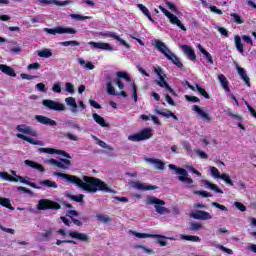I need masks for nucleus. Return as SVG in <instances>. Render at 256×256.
<instances>
[{
    "label": "nucleus",
    "mask_w": 256,
    "mask_h": 256,
    "mask_svg": "<svg viewBox=\"0 0 256 256\" xmlns=\"http://www.w3.org/2000/svg\"><path fill=\"white\" fill-rule=\"evenodd\" d=\"M147 204L148 205H155V209H156V213H158L159 215H167L169 213H171V211H169V209L165 208L163 205H165V201L161 200L157 197H149L147 199Z\"/></svg>",
    "instance_id": "7"
},
{
    "label": "nucleus",
    "mask_w": 256,
    "mask_h": 256,
    "mask_svg": "<svg viewBox=\"0 0 256 256\" xmlns=\"http://www.w3.org/2000/svg\"><path fill=\"white\" fill-rule=\"evenodd\" d=\"M237 72L241 79L244 81V83L247 85V87H251V80L249 79V76H247V72L245 71V69L237 66Z\"/></svg>",
    "instance_id": "24"
},
{
    "label": "nucleus",
    "mask_w": 256,
    "mask_h": 256,
    "mask_svg": "<svg viewBox=\"0 0 256 256\" xmlns=\"http://www.w3.org/2000/svg\"><path fill=\"white\" fill-rule=\"evenodd\" d=\"M68 199H71L72 201H75L76 203H83V198L85 195L80 194V195H68Z\"/></svg>",
    "instance_id": "45"
},
{
    "label": "nucleus",
    "mask_w": 256,
    "mask_h": 256,
    "mask_svg": "<svg viewBox=\"0 0 256 256\" xmlns=\"http://www.w3.org/2000/svg\"><path fill=\"white\" fill-rule=\"evenodd\" d=\"M168 167L171 169V171H175L178 175H180L178 176L179 181L186 183V185H193V179L189 178V173L185 168H178L175 166V164H169Z\"/></svg>",
    "instance_id": "6"
},
{
    "label": "nucleus",
    "mask_w": 256,
    "mask_h": 256,
    "mask_svg": "<svg viewBox=\"0 0 256 256\" xmlns=\"http://www.w3.org/2000/svg\"><path fill=\"white\" fill-rule=\"evenodd\" d=\"M235 45L237 51H239V53H243V43L241 42V37L239 35L235 36Z\"/></svg>",
    "instance_id": "43"
},
{
    "label": "nucleus",
    "mask_w": 256,
    "mask_h": 256,
    "mask_svg": "<svg viewBox=\"0 0 256 256\" xmlns=\"http://www.w3.org/2000/svg\"><path fill=\"white\" fill-rule=\"evenodd\" d=\"M39 153H48L49 155H54L56 149L53 148H39Z\"/></svg>",
    "instance_id": "55"
},
{
    "label": "nucleus",
    "mask_w": 256,
    "mask_h": 256,
    "mask_svg": "<svg viewBox=\"0 0 256 256\" xmlns=\"http://www.w3.org/2000/svg\"><path fill=\"white\" fill-rule=\"evenodd\" d=\"M193 219H198L199 221H209V219H213V216L209 214L207 211L197 210L190 215Z\"/></svg>",
    "instance_id": "12"
},
{
    "label": "nucleus",
    "mask_w": 256,
    "mask_h": 256,
    "mask_svg": "<svg viewBox=\"0 0 256 256\" xmlns=\"http://www.w3.org/2000/svg\"><path fill=\"white\" fill-rule=\"evenodd\" d=\"M245 105H246L250 115H252L254 117V119H256V110L251 105H249V102H245Z\"/></svg>",
    "instance_id": "59"
},
{
    "label": "nucleus",
    "mask_w": 256,
    "mask_h": 256,
    "mask_svg": "<svg viewBox=\"0 0 256 256\" xmlns=\"http://www.w3.org/2000/svg\"><path fill=\"white\" fill-rule=\"evenodd\" d=\"M66 91H67V93H71V95H73V93H75V89H74L73 85L71 84V82L66 83Z\"/></svg>",
    "instance_id": "64"
},
{
    "label": "nucleus",
    "mask_w": 256,
    "mask_h": 256,
    "mask_svg": "<svg viewBox=\"0 0 256 256\" xmlns=\"http://www.w3.org/2000/svg\"><path fill=\"white\" fill-rule=\"evenodd\" d=\"M42 105H44V107H47L51 111H65V104L59 103L55 100H43Z\"/></svg>",
    "instance_id": "9"
},
{
    "label": "nucleus",
    "mask_w": 256,
    "mask_h": 256,
    "mask_svg": "<svg viewBox=\"0 0 256 256\" xmlns=\"http://www.w3.org/2000/svg\"><path fill=\"white\" fill-rule=\"evenodd\" d=\"M226 113L229 117H233V119H236L237 121H243V117L239 114L232 113L231 109H228Z\"/></svg>",
    "instance_id": "51"
},
{
    "label": "nucleus",
    "mask_w": 256,
    "mask_h": 256,
    "mask_svg": "<svg viewBox=\"0 0 256 256\" xmlns=\"http://www.w3.org/2000/svg\"><path fill=\"white\" fill-rule=\"evenodd\" d=\"M196 85V89L198 91V93H200V95H202V97H204L205 99H211V96H209V93H207V90H205V88H201V86H199V84H195Z\"/></svg>",
    "instance_id": "42"
},
{
    "label": "nucleus",
    "mask_w": 256,
    "mask_h": 256,
    "mask_svg": "<svg viewBox=\"0 0 256 256\" xmlns=\"http://www.w3.org/2000/svg\"><path fill=\"white\" fill-rule=\"evenodd\" d=\"M192 111L198 113V115H200V117H202L203 119H206V121H211V117H209V114L203 111L201 107H199L198 105H194L192 107Z\"/></svg>",
    "instance_id": "30"
},
{
    "label": "nucleus",
    "mask_w": 256,
    "mask_h": 256,
    "mask_svg": "<svg viewBox=\"0 0 256 256\" xmlns=\"http://www.w3.org/2000/svg\"><path fill=\"white\" fill-rule=\"evenodd\" d=\"M21 79H26V81H31L32 79H37V76L29 75L26 73L20 74Z\"/></svg>",
    "instance_id": "61"
},
{
    "label": "nucleus",
    "mask_w": 256,
    "mask_h": 256,
    "mask_svg": "<svg viewBox=\"0 0 256 256\" xmlns=\"http://www.w3.org/2000/svg\"><path fill=\"white\" fill-rule=\"evenodd\" d=\"M52 91L54 93H61V82H56L52 87Z\"/></svg>",
    "instance_id": "62"
},
{
    "label": "nucleus",
    "mask_w": 256,
    "mask_h": 256,
    "mask_svg": "<svg viewBox=\"0 0 256 256\" xmlns=\"http://www.w3.org/2000/svg\"><path fill=\"white\" fill-rule=\"evenodd\" d=\"M146 161L155 165L156 169H159L160 171H163V169H165V162L159 159L147 158Z\"/></svg>",
    "instance_id": "27"
},
{
    "label": "nucleus",
    "mask_w": 256,
    "mask_h": 256,
    "mask_svg": "<svg viewBox=\"0 0 256 256\" xmlns=\"http://www.w3.org/2000/svg\"><path fill=\"white\" fill-rule=\"evenodd\" d=\"M194 195H201L202 197H205V198L213 197L211 193L207 191H201V190L194 191Z\"/></svg>",
    "instance_id": "57"
},
{
    "label": "nucleus",
    "mask_w": 256,
    "mask_h": 256,
    "mask_svg": "<svg viewBox=\"0 0 256 256\" xmlns=\"http://www.w3.org/2000/svg\"><path fill=\"white\" fill-rule=\"evenodd\" d=\"M114 39L116 41H119L120 45H123V47H126V49H129L131 47V45H129V43H127V41H125L124 39L121 38V36H119L118 34H116L114 36Z\"/></svg>",
    "instance_id": "48"
},
{
    "label": "nucleus",
    "mask_w": 256,
    "mask_h": 256,
    "mask_svg": "<svg viewBox=\"0 0 256 256\" xmlns=\"http://www.w3.org/2000/svg\"><path fill=\"white\" fill-rule=\"evenodd\" d=\"M48 162L50 163V165H54L59 169L67 170L69 169V167H71V160L65 158H61L60 161L51 158Z\"/></svg>",
    "instance_id": "10"
},
{
    "label": "nucleus",
    "mask_w": 256,
    "mask_h": 256,
    "mask_svg": "<svg viewBox=\"0 0 256 256\" xmlns=\"http://www.w3.org/2000/svg\"><path fill=\"white\" fill-rule=\"evenodd\" d=\"M97 144L99 145V147H102V149H108V151H114L113 147H111L110 145H107V143H105L103 140H98Z\"/></svg>",
    "instance_id": "52"
},
{
    "label": "nucleus",
    "mask_w": 256,
    "mask_h": 256,
    "mask_svg": "<svg viewBox=\"0 0 256 256\" xmlns=\"http://www.w3.org/2000/svg\"><path fill=\"white\" fill-rule=\"evenodd\" d=\"M2 179H4V181H10L12 183H17V178L11 176L9 173L7 172H2L1 176Z\"/></svg>",
    "instance_id": "40"
},
{
    "label": "nucleus",
    "mask_w": 256,
    "mask_h": 256,
    "mask_svg": "<svg viewBox=\"0 0 256 256\" xmlns=\"http://www.w3.org/2000/svg\"><path fill=\"white\" fill-rule=\"evenodd\" d=\"M44 31L49 35H63L65 33L69 35H75L77 33V30L75 28L63 26H57L55 28H44Z\"/></svg>",
    "instance_id": "8"
},
{
    "label": "nucleus",
    "mask_w": 256,
    "mask_h": 256,
    "mask_svg": "<svg viewBox=\"0 0 256 256\" xmlns=\"http://www.w3.org/2000/svg\"><path fill=\"white\" fill-rule=\"evenodd\" d=\"M180 239H183L184 241H192V243H201V238L199 236L195 235H180Z\"/></svg>",
    "instance_id": "32"
},
{
    "label": "nucleus",
    "mask_w": 256,
    "mask_h": 256,
    "mask_svg": "<svg viewBox=\"0 0 256 256\" xmlns=\"http://www.w3.org/2000/svg\"><path fill=\"white\" fill-rule=\"evenodd\" d=\"M138 9H140V11H142V13L147 17V19H149V21H151L152 23H155V19H153V17H151V12H149V9H147V7H145V5L138 4Z\"/></svg>",
    "instance_id": "35"
},
{
    "label": "nucleus",
    "mask_w": 256,
    "mask_h": 256,
    "mask_svg": "<svg viewBox=\"0 0 256 256\" xmlns=\"http://www.w3.org/2000/svg\"><path fill=\"white\" fill-rule=\"evenodd\" d=\"M234 206L238 208V210L241 211L242 213H244V211H247V207L241 202H235Z\"/></svg>",
    "instance_id": "58"
},
{
    "label": "nucleus",
    "mask_w": 256,
    "mask_h": 256,
    "mask_svg": "<svg viewBox=\"0 0 256 256\" xmlns=\"http://www.w3.org/2000/svg\"><path fill=\"white\" fill-rule=\"evenodd\" d=\"M155 47L157 50L162 53L165 57L168 58L169 61H171L178 69H183V63L181 60H179V57L177 55L173 54L169 48H167V45L163 43L161 40H157L155 43Z\"/></svg>",
    "instance_id": "2"
},
{
    "label": "nucleus",
    "mask_w": 256,
    "mask_h": 256,
    "mask_svg": "<svg viewBox=\"0 0 256 256\" xmlns=\"http://www.w3.org/2000/svg\"><path fill=\"white\" fill-rule=\"evenodd\" d=\"M151 137H153V130H151V128H144L136 134L129 135L128 141L138 143L139 141H147V139H151Z\"/></svg>",
    "instance_id": "5"
},
{
    "label": "nucleus",
    "mask_w": 256,
    "mask_h": 256,
    "mask_svg": "<svg viewBox=\"0 0 256 256\" xmlns=\"http://www.w3.org/2000/svg\"><path fill=\"white\" fill-rule=\"evenodd\" d=\"M16 131H19V133H23L24 135H31L32 137H35L37 135V132L35 130H32L31 127L21 124L16 127Z\"/></svg>",
    "instance_id": "17"
},
{
    "label": "nucleus",
    "mask_w": 256,
    "mask_h": 256,
    "mask_svg": "<svg viewBox=\"0 0 256 256\" xmlns=\"http://www.w3.org/2000/svg\"><path fill=\"white\" fill-rule=\"evenodd\" d=\"M117 79H125L128 83H131V77H129V74L127 72L119 71L116 73Z\"/></svg>",
    "instance_id": "41"
},
{
    "label": "nucleus",
    "mask_w": 256,
    "mask_h": 256,
    "mask_svg": "<svg viewBox=\"0 0 256 256\" xmlns=\"http://www.w3.org/2000/svg\"><path fill=\"white\" fill-rule=\"evenodd\" d=\"M105 81L108 95H117L115 87H113V77L110 74H106Z\"/></svg>",
    "instance_id": "16"
},
{
    "label": "nucleus",
    "mask_w": 256,
    "mask_h": 256,
    "mask_svg": "<svg viewBox=\"0 0 256 256\" xmlns=\"http://www.w3.org/2000/svg\"><path fill=\"white\" fill-rule=\"evenodd\" d=\"M55 177H62V179H67L72 185H77L83 191L88 193H97V191H104L105 193H115L111 188L107 187V184L103 180L95 177L84 176L81 180L77 176L55 172Z\"/></svg>",
    "instance_id": "1"
},
{
    "label": "nucleus",
    "mask_w": 256,
    "mask_h": 256,
    "mask_svg": "<svg viewBox=\"0 0 256 256\" xmlns=\"http://www.w3.org/2000/svg\"><path fill=\"white\" fill-rule=\"evenodd\" d=\"M135 237H138V239H147V238H151V239H167V237L161 235V234H147V233H139L136 232L135 233Z\"/></svg>",
    "instance_id": "20"
},
{
    "label": "nucleus",
    "mask_w": 256,
    "mask_h": 256,
    "mask_svg": "<svg viewBox=\"0 0 256 256\" xmlns=\"http://www.w3.org/2000/svg\"><path fill=\"white\" fill-rule=\"evenodd\" d=\"M0 71L8 77H17V73H15V69L11 68V66L0 64Z\"/></svg>",
    "instance_id": "22"
},
{
    "label": "nucleus",
    "mask_w": 256,
    "mask_h": 256,
    "mask_svg": "<svg viewBox=\"0 0 256 256\" xmlns=\"http://www.w3.org/2000/svg\"><path fill=\"white\" fill-rule=\"evenodd\" d=\"M168 19L172 25H177V27H179V29H181L182 31H187V28L185 27V25H183V22H181V20H179L176 15L170 14L168 16Z\"/></svg>",
    "instance_id": "21"
},
{
    "label": "nucleus",
    "mask_w": 256,
    "mask_h": 256,
    "mask_svg": "<svg viewBox=\"0 0 256 256\" xmlns=\"http://www.w3.org/2000/svg\"><path fill=\"white\" fill-rule=\"evenodd\" d=\"M88 45L94 47V49H102L103 51H113L111 44L103 42H88Z\"/></svg>",
    "instance_id": "18"
},
{
    "label": "nucleus",
    "mask_w": 256,
    "mask_h": 256,
    "mask_svg": "<svg viewBox=\"0 0 256 256\" xmlns=\"http://www.w3.org/2000/svg\"><path fill=\"white\" fill-rule=\"evenodd\" d=\"M155 113H156V115H162V117H167V119H169V117H172V119H174V121H179V118L177 117V115H175V113L171 112V110H166V112H163L161 110L156 109Z\"/></svg>",
    "instance_id": "28"
},
{
    "label": "nucleus",
    "mask_w": 256,
    "mask_h": 256,
    "mask_svg": "<svg viewBox=\"0 0 256 256\" xmlns=\"http://www.w3.org/2000/svg\"><path fill=\"white\" fill-rule=\"evenodd\" d=\"M198 49L200 53H202V55L206 57L208 63H210V65H213V56H211V54L207 50H205V48H203L201 44L198 45Z\"/></svg>",
    "instance_id": "34"
},
{
    "label": "nucleus",
    "mask_w": 256,
    "mask_h": 256,
    "mask_svg": "<svg viewBox=\"0 0 256 256\" xmlns=\"http://www.w3.org/2000/svg\"><path fill=\"white\" fill-rule=\"evenodd\" d=\"M38 57H42L44 59H49V57H53V52H51V49H43L38 51Z\"/></svg>",
    "instance_id": "37"
},
{
    "label": "nucleus",
    "mask_w": 256,
    "mask_h": 256,
    "mask_svg": "<svg viewBox=\"0 0 256 256\" xmlns=\"http://www.w3.org/2000/svg\"><path fill=\"white\" fill-rule=\"evenodd\" d=\"M35 119L38 123H41V125H49L50 127H57V122L47 116L36 115Z\"/></svg>",
    "instance_id": "15"
},
{
    "label": "nucleus",
    "mask_w": 256,
    "mask_h": 256,
    "mask_svg": "<svg viewBox=\"0 0 256 256\" xmlns=\"http://www.w3.org/2000/svg\"><path fill=\"white\" fill-rule=\"evenodd\" d=\"M16 137H18V139H22V141H27V143H30L31 145L43 146V142H41L39 140H35L31 137H27L24 134H16Z\"/></svg>",
    "instance_id": "26"
},
{
    "label": "nucleus",
    "mask_w": 256,
    "mask_h": 256,
    "mask_svg": "<svg viewBox=\"0 0 256 256\" xmlns=\"http://www.w3.org/2000/svg\"><path fill=\"white\" fill-rule=\"evenodd\" d=\"M210 171L214 177H216L217 179H221V172H219V169H217V167L212 166L210 168Z\"/></svg>",
    "instance_id": "54"
},
{
    "label": "nucleus",
    "mask_w": 256,
    "mask_h": 256,
    "mask_svg": "<svg viewBox=\"0 0 256 256\" xmlns=\"http://www.w3.org/2000/svg\"><path fill=\"white\" fill-rule=\"evenodd\" d=\"M37 209L38 211H59V209H61V204L50 199H40L38 201Z\"/></svg>",
    "instance_id": "3"
},
{
    "label": "nucleus",
    "mask_w": 256,
    "mask_h": 256,
    "mask_svg": "<svg viewBox=\"0 0 256 256\" xmlns=\"http://www.w3.org/2000/svg\"><path fill=\"white\" fill-rule=\"evenodd\" d=\"M186 101H189L190 103H199L201 100L197 96H189L185 95Z\"/></svg>",
    "instance_id": "56"
},
{
    "label": "nucleus",
    "mask_w": 256,
    "mask_h": 256,
    "mask_svg": "<svg viewBox=\"0 0 256 256\" xmlns=\"http://www.w3.org/2000/svg\"><path fill=\"white\" fill-rule=\"evenodd\" d=\"M217 249H220V251H223L224 253H227L228 255H233V250L229 249L221 244L216 246Z\"/></svg>",
    "instance_id": "53"
},
{
    "label": "nucleus",
    "mask_w": 256,
    "mask_h": 256,
    "mask_svg": "<svg viewBox=\"0 0 256 256\" xmlns=\"http://www.w3.org/2000/svg\"><path fill=\"white\" fill-rule=\"evenodd\" d=\"M38 3L41 5V7H45V5H57L58 7H65V5H69L71 2L69 0H38Z\"/></svg>",
    "instance_id": "14"
},
{
    "label": "nucleus",
    "mask_w": 256,
    "mask_h": 256,
    "mask_svg": "<svg viewBox=\"0 0 256 256\" xmlns=\"http://www.w3.org/2000/svg\"><path fill=\"white\" fill-rule=\"evenodd\" d=\"M218 81L221 83L222 88L226 93H231V88L229 87V80L223 74L218 75Z\"/></svg>",
    "instance_id": "25"
},
{
    "label": "nucleus",
    "mask_w": 256,
    "mask_h": 256,
    "mask_svg": "<svg viewBox=\"0 0 256 256\" xmlns=\"http://www.w3.org/2000/svg\"><path fill=\"white\" fill-rule=\"evenodd\" d=\"M39 183L43 187H52L53 189H57V182H53V181H51L49 179L41 180Z\"/></svg>",
    "instance_id": "38"
},
{
    "label": "nucleus",
    "mask_w": 256,
    "mask_h": 256,
    "mask_svg": "<svg viewBox=\"0 0 256 256\" xmlns=\"http://www.w3.org/2000/svg\"><path fill=\"white\" fill-rule=\"evenodd\" d=\"M189 229L190 231H201V229H203V225L199 222H191Z\"/></svg>",
    "instance_id": "46"
},
{
    "label": "nucleus",
    "mask_w": 256,
    "mask_h": 256,
    "mask_svg": "<svg viewBox=\"0 0 256 256\" xmlns=\"http://www.w3.org/2000/svg\"><path fill=\"white\" fill-rule=\"evenodd\" d=\"M92 117H93L94 121L96 123H98V125H100V127H109V124H107V122H105V118H103V116H101L97 113H94V114H92Z\"/></svg>",
    "instance_id": "31"
},
{
    "label": "nucleus",
    "mask_w": 256,
    "mask_h": 256,
    "mask_svg": "<svg viewBox=\"0 0 256 256\" xmlns=\"http://www.w3.org/2000/svg\"><path fill=\"white\" fill-rule=\"evenodd\" d=\"M212 206L216 207V209H221V211H225V212L229 211V209H227L225 207V205H221V204H219L217 202H212Z\"/></svg>",
    "instance_id": "63"
},
{
    "label": "nucleus",
    "mask_w": 256,
    "mask_h": 256,
    "mask_svg": "<svg viewBox=\"0 0 256 256\" xmlns=\"http://www.w3.org/2000/svg\"><path fill=\"white\" fill-rule=\"evenodd\" d=\"M0 205L6 207V209H10V211H15V207L11 205V200L9 198L0 197Z\"/></svg>",
    "instance_id": "33"
},
{
    "label": "nucleus",
    "mask_w": 256,
    "mask_h": 256,
    "mask_svg": "<svg viewBox=\"0 0 256 256\" xmlns=\"http://www.w3.org/2000/svg\"><path fill=\"white\" fill-rule=\"evenodd\" d=\"M68 235L72 239H78V241H84L85 243H91V237H89V235H87L86 233H81V232H77V231H69Z\"/></svg>",
    "instance_id": "11"
},
{
    "label": "nucleus",
    "mask_w": 256,
    "mask_h": 256,
    "mask_svg": "<svg viewBox=\"0 0 256 256\" xmlns=\"http://www.w3.org/2000/svg\"><path fill=\"white\" fill-rule=\"evenodd\" d=\"M24 163L28 167H31V169H36L37 171H40V173H45V167H43V165H41L33 160H25Z\"/></svg>",
    "instance_id": "23"
},
{
    "label": "nucleus",
    "mask_w": 256,
    "mask_h": 256,
    "mask_svg": "<svg viewBox=\"0 0 256 256\" xmlns=\"http://www.w3.org/2000/svg\"><path fill=\"white\" fill-rule=\"evenodd\" d=\"M98 221H101L102 223H113V219L109 216H105L103 214H98L97 216Z\"/></svg>",
    "instance_id": "44"
},
{
    "label": "nucleus",
    "mask_w": 256,
    "mask_h": 256,
    "mask_svg": "<svg viewBox=\"0 0 256 256\" xmlns=\"http://www.w3.org/2000/svg\"><path fill=\"white\" fill-rule=\"evenodd\" d=\"M56 155H62V157H65L66 159H71V155H69V153H67L64 150H57L56 149Z\"/></svg>",
    "instance_id": "60"
},
{
    "label": "nucleus",
    "mask_w": 256,
    "mask_h": 256,
    "mask_svg": "<svg viewBox=\"0 0 256 256\" xmlns=\"http://www.w3.org/2000/svg\"><path fill=\"white\" fill-rule=\"evenodd\" d=\"M230 17L233 19L234 23H237V25H242L243 19H241V16L237 13L230 14Z\"/></svg>",
    "instance_id": "49"
},
{
    "label": "nucleus",
    "mask_w": 256,
    "mask_h": 256,
    "mask_svg": "<svg viewBox=\"0 0 256 256\" xmlns=\"http://www.w3.org/2000/svg\"><path fill=\"white\" fill-rule=\"evenodd\" d=\"M220 179H222V181H225L227 185H230L231 187H233V180H231V177H229V175L221 174Z\"/></svg>",
    "instance_id": "50"
},
{
    "label": "nucleus",
    "mask_w": 256,
    "mask_h": 256,
    "mask_svg": "<svg viewBox=\"0 0 256 256\" xmlns=\"http://www.w3.org/2000/svg\"><path fill=\"white\" fill-rule=\"evenodd\" d=\"M153 71L159 77V80H156L157 85L162 88L164 87L167 91H169V93H171V95H175V90H173V88H171L169 83H167V81L165 80V77H167V75L163 73V68L154 67Z\"/></svg>",
    "instance_id": "4"
},
{
    "label": "nucleus",
    "mask_w": 256,
    "mask_h": 256,
    "mask_svg": "<svg viewBox=\"0 0 256 256\" xmlns=\"http://www.w3.org/2000/svg\"><path fill=\"white\" fill-rule=\"evenodd\" d=\"M65 103H66V105H68V107H71L72 113H77V101L75 100L74 97L66 98Z\"/></svg>",
    "instance_id": "29"
},
{
    "label": "nucleus",
    "mask_w": 256,
    "mask_h": 256,
    "mask_svg": "<svg viewBox=\"0 0 256 256\" xmlns=\"http://www.w3.org/2000/svg\"><path fill=\"white\" fill-rule=\"evenodd\" d=\"M205 185L212 191H215V193H220V195H223V190H221V188H219L217 185L211 183L210 181L205 180Z\"/></svg>",
    "instance_id": "36"
},
{
    "label": "nucleus",
    "mask_w": 256,
    "mask_h": 256,
    "mask_svg": "<svg viewBox=\"0 0 256 256\" xmlns=\"http://www.w3.org/2000/svg\"><path fill=\"white\" fill-rule=\"evenodd\" d=\"M70 17L76 21H85L86 19H91V16H83L81 14H70Z\"/></svg>",
    "instance_id": "47"
},
{
    "label": "nucleus",
    "mask_w": 256,
    "mask_h": 256,
    "mask_svg": "<svg viewBox=\"0 0 256 256\" xmlns=\"http://www.w3.org/2000/svg\"><path fill=\"white\" fill-rule=\"evenodd\" d=\"M132 187H134V189H138L139 191H155V189H157L156 185L145 184L139 181L132 182Z\"/></svg>",
    "instance_id": "13"
},
{
    "label": "nucleus",
    "mask_w": 256,
    "mask_h": 256,
    "mask_svg": "<svg viewBox=\"0 0 256 256\" xmlns=\"http://www.w3.org/2000/svg\"><path fill=\"white\" fill-rule=\"evenodd\" d=\"M182 51L185 55L190 59V61H197V55L195 54V50L189 45H182Z\"/></svg>",
    "instance_id": "19"
},
{
    "label": "nucleus",
    "mask_w": 256,
    "mask_h": 256,
    "mask_svg": "<svg viewBox=\"0 0 256 256\" xmlns=\"http://www.w3.org/2000/svg\"><path fill=\"white\" fill-rule=\"evenodd\" d=\"M60 45H62V47H69V45H71V47H79L81 43L77 40H69L61 42Z\"/></svg>",
    "instance_id": "39"
}]
</instances>
